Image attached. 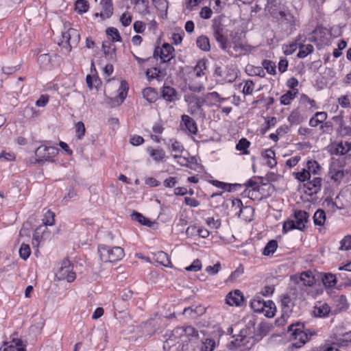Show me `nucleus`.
<instances>
[{
  "mask_svg": "<svg viewBox=\"0 0 351 351\" xmlns=\"http://www.w3.org/2000/svg\"><path fill=\"white\" fill-rule=\"evenodd\" d=\"M254 323L250 321L243 328L241 329L238 335L233 336L234 340L228 344L230 350H235L239 347L245 346L247 350L250 349L254 343Z\"/></svg>",
  "mask_w": 351,
  "mask_h": 351,
  "instance_id": "nucleus-1",
  "label": "nucleus"
},
{
  "mask_svg": "<svg viewBox=\"0 0 351 351\" xmlns=\"http://www.w3.org/2000/svg\"><path fill=\"white\" fill-rule=\"evenodd\" d=\"M194 332V328L188 326L184 328L179 327L173 329L171 334L169 335L168 338L165 341L163 348L165 350H169L171 347L176 346L177 343L182 345L183 341L188 337L186 335H191Z\"/></svg>",
  "mask_w": 351,
  "mask_h": 351,
  "instance_id": "nucleus-2",
  "label": "nucleus"
},
{
  "mask_svg": "<svg viewBox=\"0 0 351 351\" xmlns=\"http://www.w3.org/2000/svg\"><path fill=\"white\" fill-rule=\"evenodd\" d=\"M62 40L58 42L59 46L62 47V53H69L73 47H76L80 40L79 32L74 28H69L66 31L62 32Z\"/></svg>",
  "mask_w": 351,
  "mask_h": 351,
  "instance_id": "nucleus-3",
  "label": "nucleus"
},
{
  "mask_svg": "<svg viewBox=\"0 0 351 351\" xmlns=\"http://www.w3.org/2000/svg\"><path fill=\"white\" fill-rule=\"evenodd\" d=\"M98 254L100 260L104 263L116 262L124 256V251L121 247H110L105 245L99 246Z\"/></svg>",
  "mask_w": 351,
  "mask_h": 351,
  "instance_id": "nucleus-4",
  "label": "nucleus"
},
{
  "mask_svg": "<svg viewBox=\"0 0 351 351\" xmlns=\"http://www.w3.org/2000/svg\"><path fill=\"white\" fill-rule=\"evenodd\" d=\"M309 215L304 210H295L294 212L295 220L289 219L284 222L282 230L284 233L293 229L303 230L305 223L308 222Z\"/></svg>",
  "mask_w": 351,
  "mask_h": 351,
  "instance_id": "nucleus-5",
  "label": "nucleus"
},
{
  "mask_svg": "<svg viewBox=\"0 0 351 351\" xmlns=\"http://www.w3.org/2000/svg\"><path fill=\"white\" fill-rule=\"evenodd\" d=\"M212 29L213 37L219 43V47L223 50H226L228 47L226 37L227 30L226 29L225 25L222 23L220 17L215 18L213 20Z\"/></svg>",
  "mask_w": 351,
  "mask_h": 351,
  "instance_id": "nucleus-6",
  "label": "nucleus"
},
{
  "mask_svg": "<svg viewBox=\"0 0 351 351\" xmlns=\"http://www.w3.org/2000/svg\"><path fill=\"white\" fill-rule=\"evenodd\" d=\"M58 154V149L53 146L41 145L35 151V162L43 165L45 162H52Z\"/></svg>",
  "mask_w": 351,
  "mask_h": 351,
  "instance_id": "nucleus-7",
  "label": "nucleus"
},
{
  "mask_svg": "<svg viewBox=\"0 0 351 351\" xmlns=\"http://www.w3.org/2000/svg\"><path fill=\"white\" fill-rule=\"evenodd\" d=\"M304 324L300 322L291 324L289 326L287 332L290 334V337L295 340H298L293 344L295 348L302 347L308 341V335L303 330Z\"/></svg>",
  "mask_w": 351,
  "mask_h": 351,
  "instance_id": "nucleus-8",
  "label": "nucleus"
},
{
  "mask_svg": "<svg viewBox=\"0 0 351 351\" xmlns=\"http://www.w3.org/2000/svg\"><path fill=\"white\" fill-rule=\"evenodd\" d=\"M186 336L188 338L183 341L182 345V351H202L197 330L194 328L193 334Z\"/></svg>",
  "mask_w": 351,
  "mask_h": 351,
  "instance_id": "nucleus-9",
  "label": "nucleus"
},
{
  "mask_svg": "<svg viewBox=\"0 0 351 351\" xmlns=\"http://www.w3.org/2000/svg\"><path fill=\"white\" fill-rule=\"evenodd\" d=\"M56 276L60 280H66L67 282H71L75 278V273L73 271L70 262L65 260L62 262L61 267L59 269Z\"/></svg>",
  "mask_w": 351,
  "mask_h": 351,
  "instance_id": "nucleus-10",
  "label": "nucleus"
},
{
  "mask_svg": "<svg viewBox=\"0 0 351 351\" xmlns=\"http://www.w3.org/2000/svg\"><path fill=\"white\" fill-rule=\"evenodd\" d=\"M174 48L169 43H165L158 50L156 47L154 51V57L159 56L162 62H169L174 57Z\"/></svg>",
  "mask_w": 351,
  "mask_h": 351,
  "instance_id": "nucleus-11",
  "label": "nucleus"
},
{
  "mask_svg": "<svg viewBox=\"0 0 351 351\" xmlns=\"http://www.w3.org/2000/svg\"><path fill=\"white\" fill-rule=\"evenodd\" d=\"M251 50V46L247 44H244L239 42V40H234L233 45H229L226 50L229 55L232 56H239L245 54L246 52Z\"/></svg>",
  "mask_w": 351,
  "mask_h": 351,
  "instance_id": "nucleus-12",
  "label": "nucleus"
},
{
  "mask_svg": "<svg viewBox=\"0 0 351 351\" xmlns=\"http://www.w3.org/2000/svg\"><path fill=\"white\" fill-rule=\"evenodd\" d=\"M25 346L23 345L22 340L13 339L11 341H5L0 348V351H25Z\"/></svg>",
  "mask_w": 351,
  "mask_h": 351,
  "instance_id": "nucleus-13",
  "label": "nucleus"
},
{
  "mask_svg": "<svg viewBox=\"0 0 351 351\" xmlns=\"http://www.w3.org/2000/svg\"><path fill=\"white\" fill-rule=\"evenodd\" d=\"M243 301V296L239 290L230 292L226 298V302L230 306H240Z\"/></svg>",
  "mask_w": 351,
  "mask_h": 351,
  "instance_id": "nucleus-14",
  "label": "nucleus"
},
{
  "mask_svg": "<svg viewBox=\"0 0 351 351\" xmlns=\"http://www.w3.org/2000/svg\"><path fill=\"white\" fill-rule=\"evenodd\" d=\"M102 49L104 51L106 58L111 61L116 60V46L114 44L104 42L102 43Z\"/></svg>",
  "mask_w": 351,
  "mask_h": 351,
  "instance_id": "nucleus-15",
  "label": "nucleus"
},
{
  "mask_svg": "<svg viewBox=\"0 0 351 351\" xmlns=\"http://www.w3.org/2000/svg\"><path fill=\"white\" fill-rule=\"evenodd\" d=\"M351 151V143L347 141L341 142L332 149L331 153L335 155H345Z\"/></svg>",
  "mask_w": 351,
  "mask_h": 351,
  "instance_id": "nucleus-16",
  "label": "nucleus"
},
{
  "mask_svg": "<svg viewBox=\"0 0 351 351\" xmlns=\"http://www.w3.org/2000/svg\"><path fill=\"white\" fill-rule=\"evenodd\" d=\"M308 182L305 184L304 186L307 190L310 191L311 193H317L322 187V178L319 177H315L312 180H308Z\"/></svg>",
  "mask_w": 351,
  "mask_h": 351,
  "instance_id": "nucleus-17",
  "label": "nucleus"
},
{
  "mask_svg": "<svg viewBox=\"0 0 351 351\" xmlns=\"http://www.w3.org/2000/svg\"><path fill=\"white\" fill-rule=\"evenodd\" d=\"M330 311V308L328 304L318 302L314 307L313 313L317 317H324L327 316Z\"/></svg>",
  "mask_w": 351,
  "mask_h": 351,
  "instance_id": "nucleus-18",
  "label": "nucleus"
},
{
  "mask_svg": "<svg viewBox=\"0 0 351 351\" xmlns=\"http://www.w3.org/2000/svg\"><path fill=\"white\" fill-rule=\"evenodd\" d=\"M251 308L256 313H264L267 306V302L260 297L254 298L250 303Z\"/></svg>",
  "mask_w": 351,
  "mask_h": 351,
  "instance_id": "nucleus-19",
  "label": "nucleus"
},
{
  "mask_svg": "<svg viewBox=\"0 0 351 351\" xmlns=\"http://www.w3.org/2000/svg\"><path fill=\"white\" fill-rule=\"evenodd\" d=\"M155 260L158 263L167 267H172V264L167 253L160 251L154 254Z\"/></svg>",
  "mask_w": 351,
  "mask_h": 351,
  "instance_id": "nucleus-20",
  "label": "nucleus"
},
{
  "mask_svg": "<svg viewBox=\"0 0 351 351\" xmlns=\"http://www.w3.org/2000/svg\"><path fill=\"white\" fill-rule=\"evenodd\" d=\"M182 121L184 123L187 130L191 134H196L197 132V128L195 121L186 114H183L182 116Z\"/></svg>",
  "mask_w": 351,
  "mask_h": 351,
  "instance_id": "nucleus-21",
  "label": "nucleus"
},
{
  "mask_svg": "<svg viewBox=\"0 0 351 351\" xmlns=\"http://www.w3.org/2000/svg\"><path fill=\"white\" fill-rule=\"evenodd\" d=\"M302 282L304 286L311 287L315 283V279L313 274L310 271L302 272L299 277L297 282Z\"/></svg>",
  "mask_w": 351,
  "mask_h": 351,
  "instance_id": "nucleus-22",
  "label": "nucleus"
},
{
  "mask_svg": "<svg viewBox=\"0 0 351 351\" xmlns=\"http://www.w3.org/2000/svg\"><path fill=\"white\" fill-rule=\"evenodd\" d=\"M128 90V84L125 81H121L120 84V87L118 90L119 94L118 96L114 99L119 104H121L124 99H125Z\"/></svg>",
  "mask_w": 351,
  "mask_h": 351,
  "instance_id": "nucleus-23",
  "label": "nucleus"
},
{
  "mask_svg": "<svg viewBox=\"0 0 351 351\" xmlns=\"http://www.w3.org/2000/svg\"><path fill=\"white\" fill-rule=\"evenodd\" d=\"M162 95L168 101H173L176 99L177 92L175 88L170 86H164Z\"/></svg>",
  "mask_w": 351,
  "mask_h": 351,
  "instance_id": "nucleus-24",
  "label": "nucleus"
},
{
  "mask_svg": "<svg viewBox=\"0 0 351 351\" xmlns=\"http://www.w3.org/2000/svg\"><path fill=\"white\" fill-rule=\"evenodd\" d=\"M197 46L204 51H208L210 50V40L209 38L206 36H200L197 38L196 40Z\"/></svg>",
  "mask_w": 351,
  "mask_h": 351,
  "instance_id": "nucleus-25",
  "label": "nucleus"
},
{
  "mask_svg": "<svg viewBox=\"0 0 351 351\" xmlns=\"http://www.w3.org/2000/svg\"><path fill=\"white\" fill-rule=\"evenodd\" d=\"M134 4V10L140 14H145L148 12V1L137 0L133 3Z\"/></svg>",
  "mask_w": 351,
  "mask_h": 351,
  "instance_id": "nucleus-26",
  "label": "nucleus"
},
{
  "mask_svg": "<svg viewBox=\"0 0 351 351\" xmlns=\"http://www.w3.org/2000/svg\"><path fill=\"white\" fill-rule=\"evenodd\" d=\"M314 50V47L312 45H299V52L297 56L299 58H304L306 57L308 55L313 53Z\"/></svg>",
  "mask_w": 351,
  "mask_h": 351,
  "instance_id": "nucleus-27",
  "label": "nucleus"
},
{
  "mask_svg": "<svg viewBox=\"0 0 351 351\" xmlns=\"http://www.w3.org/2000/svg\"><path fill=\"white\" fill-rule=\"evenodd\" d=\"M210 182L215 186L230 192L232 188L241 187L240 184H228L218 180H212Z\"/></svg>",
  "mask_w": 351,
  "mask_h": 351,
  "instance_id": "nucleus-28",
  "label": "nucleus"
},
{
  "mask_svg": "<svg viewBox=\"0 0 351 351\" xmlns=\"http://www.w3.org/2000/svg\"><path fill=\"white\" fill-rule=\"evenodd\" d=\"M281 306L285 313L291 312L293 302L288 295H284L280 300Z\"/></svg>",
  "mask_w": 351,
  "mask_h": 351,
  "instance_id": "nucleus-29",
  "label": "nucleus"
},
{
  "mask_svg": "<svg viewBox=\"0 0 351 351\" xmlns=\"http://www.w3.org/2000/svg\"><path fill=\"white\" fill-rule=\"evenodd\" d=\"M279 15V20L282 23L287 24L290 27L294 25V17L291 13L280 11Z\"/></svg>",
  "mask_w": 351,
  "mask_h": 351,
  "instance_id": "nucleus-30",
  "label": "nucleus"
},
{
  "mask_svg": "<svg viewBox=\"0 0 351 351\" xmlns=\"http://www.w3.org/2000/svg\"><path fill=\"white\" fill-rule=\"evenodd\" d=\"M143 97L149 102H154L158 96L157 92L154 88L148 87L143 90Z\"/></svg>",
  "mask_w": 351,
  "mask_h": 351,
  "instance_id": "nucleus-31",
  "label": "nucleus"
},
{
  "mask_svg": "<svg viewBox=\"0 0 351 351\" xmlns=\"http://www.w3.org/2000/svg\"><path fill=\"white\" fill-rule=\"evenodd\" d=\"M337 277L330 273L325 274L322 278V282L326 287H333L337 283Z\"/></svg>",
  "mask_w": 351,
  "mask_h": 351,
  "instance_id": "nucleus-32",
  "label": "nucleus"
},
{
  "mask_svg": "<svg viewBox=\"0 0 351 351\" xmlns=\"http://www.w3.org/2000/svg\"><path fill=\"white\" fill-rule=\"evenodd\" d=\"M132 219L134 221H138L141 225H144L148 227H151L153 224L152 221L145 217L142 214L137 212L133 213V214L132 215Z\"/></svg>",
  "mask_w": 351,
  "mask_h": 351,
  "instance_id": "nucleus-33",
  "label": "nucleus"
},
{
  "mask_svg": "<svg viewBox=\"0 0 351 351\" xmlns=\"http://www.w3.org/2000/svg\"><path fill=\"white\" fill-rule=\"evenodd\" d=\"M313 221L316 226H323L326 221V213L324 210L318 209L313 215Z\"/></svg>",
  "mask_w": 351,
  "mask_h": 351,
  "instance_id": "nucleus-34",
  "label": "nucleus"
},
{
  "mask_svg": "<svg viewBox=\"0 0 351 351\" xmlns=\"http://www.w3.org/2000/svg\"><path fill=\"white\" fill-rule=\"evenodd\" d=\"M298 93V90H288L280 97V104L282 105H289Z\"/></svg>",
  "mask_w": 351,
  "mask_h": 351,
  "instance_id": "nucleus-35",
  "label": "nucleus"
},
{
  "mask_svg": "<svg viewBox=\"0 0 351 351\" xmlns=\"http://www.w3.org/2000/svg\"><path fill=\"white\" fill-rule=\"evenodd\" d=\"M278 247V243L275 240L269 241L263 250V254L265 256H269L275 252Z\"/></svg>",
  "mask_w": 351,
  "mask_h": 351,
  "instance_id": "nucleus-36",
  "label": "nucleus"
},
{
  "mask_svg": "<svg viewBox=\"0 0 351 351\" xmlns=\"http://www.w3.org/2000/svg\"><path fill=\"white\" fill-rule=\"evenodd\" d=\"M206 69V61L201 60L198 61L195 66L194 67V73L198 77L205 75L204 70Z\"/></svg>",
  "mask_w": 351,
  "mask_h": 351,
  "instance_id": "nucleus-37",
  "label": "nucleus"
},
{
  "mask_svg": "<svg viewBox=\"0 0 351 351\" xmlns=\"http://www.w3.org/2000/svg\"><path fill=\"white\" fill-rule=\"evenodd\" d=\"M250 143L246 138H243L239 141L236 145V149L241 151L243 154H248L247 148L249 147Z\"/></svg>",
  "mask_w": 351,
  "mask_h": 351,
  "instance_id": "nucleus-38",
  "label": "nucleus"
},
{
  "mask_svg": "<svg viewBox=\"0 0 351 351\" xmlns=\"http://www.w3.org/2000/svg\"><path fill=\"white\" fill-rule=\"evenodd\" d=\"M89 8L88 1L86 0H77L75 3V10L79 14L85 13Z\"/></svg>",
  "mask_w": 351,
  "mask_h": 351,
  "instance_id": "nucleus-39",
  "label": "nucleus"
},
{
  "mask_svg": "<svg viewBox=\"0 0 351 351\" xmlns=\"http://www.w3.org/2000/svg\"><path fill=\"white\" fill-rule=\"evenodd\" d=\"M106 32L108 36L111 37L112 42L121 41V38L117 29L114 27H108Z\"/></svg>",
  "mask_w": 351,
  "mask_h": 351,
  "instance_id": "nucleus-40",
  "label": "nucleus"
},
{
  "mask_svg": "<svg viewBox=\"0 0 351 351\" xmlns=\"http://www.w3.org/2000/svg\"><path fill=\"white\" fill-rule=\"evenodd\" d=\"M307 170L310 171V174L313 173L316 175L318 174V172L320 171L321 167L317 161L308 160L307 162Z\"/></svg>",
  "mask_w": 351,
  "mask_h": 351,
  "instance_id": "nucleus-41",
  "label": "nucleus"
},
{
  "mask_svg": "<svg viewBox=\"0 0 351 351\" xmlns=\"http://www.w3.org/2000/svg\"><path fill=\"white\" fill-rule=\"evenodd\" d=\"M237 77V71L234 69H227L223 80L226 82H233Z\"/></svg>",
  "mask_w": 351,
  "mask_h": 351,
  "instance_id": "nucleus-42",
  "label": "nucleus"
},
{
  "mask_svg": "<svg viewBox=\"0 0 351 351\" xmlns=\"http://www.w3.org/2000/svg\"><path fill=\"white\" fill-rule=\"evenodd\" d=\"M31 250L29 245L25 243H22L19 249L20 257L23 260H26L29 258Z\"/></svg>",
  "mask_w": 351,
  "mask_h": 351,
  "instance_id": "nucleus-43",
  "label": "nucleus"
},
{
  "mask_svg": "<svg viewBox=\"0 0 351 351\" xmlns=\"http://www.w3.org/2000/svg\"><path fill=\"white\" fill-rule=\"evenodd\" d=\"M55 214L51 210H47L43 219V222L45 226H53L54 224Z\"/></svg>",
  "mask_w": 351,
  "mask_h": 351,
  "instance_id": "nucleus-44",
  "label": "nucleus"
},
{
  "mask_svg": "<svg viewBox=\"0 0 351 351\" xmlns=\"http://www.w3.org/2000/svg\"><path fill=\"white\" fill-rule=\"evenodd\" d=\"M215 346V342L213 339H206L205 341L201 340L202 351H213Z\"/></svg>",
  "mask_w": 351,
  "mask_h": 351,
  "instance_id": "nucleus-45",
  "label": "nucleus"
},
{
  "mask_svg": "<svg viewBox=\"0 0 351 351\" xmlns=\"http://www.w3.org/2000/svg\"><path fill=\"white\" fill-rule=\"evenodd\" d=\"M23 115L27 119H32L37 117L38 112L32 106H27L23 110Z\"/></svg>",
  "mask_w": 351,
  "mask_h": 351,
  "instance_id": "nucleus-46",
  "label": "nucleus"
},
{
  "mask_svg": "<svg viewBox=\"0 0 351 351\" xmlns=\"http://www.w3.org/2000/svg\"><path fill=\"white\" fill-rule=\"evenodd\" d=\"M351 249V235L346 236L340 241L339 250H349Z\"/></svg>",
  "mask_w": 351,
  "mask_h": 351,
  "instance_id": "nucleus-47",
  "label": "nucleus"
},
{
  "mask_svg": "<svg viewBox=\"0 0 351 351\" xmlns=\"http://www.w3.org/2000/svg\"><path fill=\"white\" fill-rule=\"evenodd\" d=\"M265 157L268 159L267 161V165L269 167H273L276 165L277 162L275 160V152L271 149H267L266 151Z\"/></svg>",
  "mask_w": 351,
  "mask_h": 351,
  "instance_id": "nucleus-48",
  "label": "nucleus"
},
{
  "mask_svg": "<svg viewBox=\"0 0 351 351\" xmlns=\"http://www.w3.org/2000/svg\"><path fill=\"white\" fill-rule=\"evenodd\" d=\"M103 8V12L99 13L100 17L102 19L109 18L112 14L113 8L112 5H101Z\"/></svg>",
  "mask_w": 351,
  "mask_h": 351,
  "instance_id": "nucleus-49",
  "label": "nucleus"
},
{
  "mask_svg": "<svg viewBox=\"0 0 351 351\" xmlns=\"http://www.w3.org/2000/svg\"><path fill=\"white\" fill-rule=\"evenodd\" d=\"M330 174L331 175V179L335 181H339L344 176V173L342 169L335 170L332 167L330 169Z\"/></svg>",
  "mask_w": 351,
  "mask_h": 351,
  "instance_id": "nucleus-50",
  "label": "nucleus"
},
{
  "mask_svg": "<svg viewBox=\"0 0 351 351\" xmlns=\"http://www.w3.org/2000/svg\"><path fill=\"white\" fill-rule=\"evenodd\" d=\"M202 262L199 259H195L192 264L185 268L188 271H198L202 269Z\"/></svg>",
  "mask_w": 351,
  "mask_h": 351,
  "instance_id": "nucleus-51",
  "label": "nucleus"
},
{
  "mask_svg": "<svg viewBox=\"0 0 351 351\" xmlns=\"http://www.w3.org/2000/svg\"><path fill=\"white\" fill-rule=\"evenodd\" d=\"M267 302V307L265 308V311H264V313H265V315L268 317H274L275 313V307H274V303L271 301V300H269Z\"/></svg>",
  "mask_w": 351,
  "mask_h": 351,
  "instance_id": "nucleus-52",
  "label": "nucleus"
},
{
  "mask_svg": "<svg viewBox=\"0 0 351 351\" xmlns=\"http://www.w3.org/2000/svg\"><path fill=\"white\" fill-rule=\"evenodd\" d=\"M289 121L291 124H298L302 121L300 112L297 110L293 111L288 117Z\"/></svg>",
  "mask_w": 351,
  "mask_h": 351,
  "instance_id": "nucleus-53",
  "label": "nucleus"
},
{
  "mask_svg": "<svg viewBox=\"0 0 351 351\" xmlns=\"http://www.w3.org/2000/svg\"><path fill=\"white\" fill-rule=\"evenodd\" d=\"M263 65L269 74L276 73V64L274 62L265 60L263 61Z\"/></svg>",
  "mask_w": 351,
  "mask_h": 351,
  "instance_id": "nucleus-54",
  "label": "nucleus"
},
{
  "mask_svg": "<svg viewBox=\"0 0 351 351\" xmlns=\"http://www.w3.org/2000/svg\"><path fill=\"white\" fill-rule=\"evenodd\" d=\"M152 157L156 160L159 161L162 160L165 156V152L162 149H152L149 152Z\"/></svg>",
  "mask_w": 351,
  "mask_h": 351,
  "instance_id": "nucleus-55",
  "label": "nucleus"
},
{
  "mask_svg": "<svg viewBox=\"0 0 351 351\" xmlns=\"http://www.w3.org/2000/svg\"><path fill=\"white\" fill-rule=\"evenodd\" d=\"M296 178L300 182H305L311 179L310 171L304 169L302 171L296 173Z\"/></svg>",
  "mask_w": 351,
  "mask_h": 351,
  "instance_id": "nucleus-56",
  "label": "nucleus"
},
{
  "mask_svg": "<svg viewBox=\"0 0 351 351\" xmlns=\"http://www.w3.org/2000/svg\"><path fill=\"white\" fill-rule=\"evenodd\" d=\"M76 129V136L77 138L81 139L82 137L84 135L86 132V128L84 124L82 121H79L75 125Z\"/></svg>",
  "mask_w": 351,
  "mask_h": 351,
  "instance_id": "nucleus-57",
  "label": "nucleus"
},
{
  "mask_svg": "<svg viewBox=\"0 0 351 351\" xmlns=\"http://www.w3.org/2000/svg\"><path fill=\"white\" fill-rule=\"evenodd\" d=\"M244 271V269L243 267H239L235 271H234L230 276L228 277V280L229 282H234L236 280Z\"/></svg>",
  "mask_w": 351,
  "mask_h": 351,
  "instance_id": "nucleus-58",
  "label": "nucleus"
},
{
  "mask_svg": "<svg viewBox=\"0 0 351 351\" xmlns=\"http://www.w3.org/2000/svg\"><path fill=\"white\" fill-rule=\"evenodd\" d=\"M232 205L234 210L237 211V214H238V215L240 216L243 208L242 201L240 199L235 198L232 200Z\"/></svg>",
  "mask_w": 351,
  "mask_h": 351,
  "instance_id": "nucleus-59",
  "label": "nucleus"
},
{
  "mask_svg": "<svg viewBox=\"0 0 351 351\" xmlns=\"http://www.w3.org/2000/svg\"><path fill=\"white\" fill-rule=\"evenodd\" d=\"M298 40H299V39H297L295 43H292L290 45H286L285 47H284V53L286 56L291 55L295 51L298 47Z\"/></svg>",
  "mask_w": 351,
  "mask_h": 351,
  "instance_id": "nucleus-60",
  "label": "nucleus"
},
{
  "mask_svg": "<svg viewBox=\"0 0 351 351\" xmlns=\"http://www.w3.org/2000/svg\"><path fill=\"white\" fill-rule=\"evenodd\" d=\"M15 159V155L12 152H2L0 154V162L3 161H13Z\"/></svg>",
  "mask_w": 351,
  "mask_h": 351,
  "instance_id": "nucleus-61",
  "label": "nucleus"
},
{
  "mask_svg": "<svg viewBox=\"0 0 351 351\" xmlns=\"http://www.w3.org/2000/svg\"><path fill=\"white\" fill-rule=\"evenodd\" d=\"M189 89L194 93H200L203 91L205 89V88L202 84H196L191 82L189 84Z\"/></svg>",
  "mask_w": 351,
  "mask_h": 351,
  "instance_id": "nucleus-62",
  "label": "nucleus"
},
{
  "mask_svg": "<svg viewBox=\"0 0 351 351\" xmlns=\"http://www.w3.org/2000/svg\"><path fill=\"white\" fill-rule=\"evenodd\" d=\"M51 62V58L49 54L44 53L39 56L38 62L40 66H44L48 65Z\"/></svg>",
  "mask_w": 351,
  "mask_h": 351,
  "instance_id": "nucleus-63",
  "label": "nucleus"
},
{
  "mask_svg": "<svg viewBox=\"0 0 351 351\" xmlns=\"http://www.w3.org/2000/svg\"><path fill=\"white\" fill-rule=\"evenodd\" d=\"M254 86V84L252 81H246L243 88V93L245 95H251L253 92Z\"/></svg>",
  "mask_w": 351,
  "mask_h": 351,
  "instance_id": "nucleus-64",
  "label": "nucleus"
}]
</instances>
